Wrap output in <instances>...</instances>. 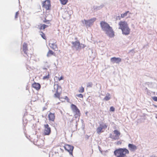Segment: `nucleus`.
Masks as SVG:
<instances>
[{"label": "nucleus", "instance_id": "obj_13", "mask_svg": "<svg viewBox=\"0 0 157 157\" xmlns=\"http://www.w3.org/2000/svg\"><path fill=\"white\" fill-rule=\"evenodd\" d=\"M128 147L129 150L131 151H134L137 149L136 146L132 144H129Z\"/></svg>", "mask_w": 157, "mask_h": 157}, {"label": "nucleus", "instance_id": "obj_34", "mask_svg": "<svg viewBox=\"0 0 157 157\" xmlns=\"http://www.w3.org/2000/svg\"><path fill=\"white\" fill-rule=\"evenodd\" d=\"M41 36L43 38V39H45L46 38V37L45 36V35L43 33H42V34H41Z\"/></svg>", "mask_w": 157, "mask_h": 157}, {"label": "nucleus", "instance_id": "obj_16", "mask_svg": "<svg viewBox=\"0 0 157 157\" xmlns=\"http://www.w3.org/2000/svg\"><path fill=\"white\" fill-rule=\"evenodd\" d=\"M48 117L49 120L54 121L55 118L54 114L50 113L48 115Z\"/></svg>", "mask_w": 157, "mask_h": 157}, {"label": "nucleus", "instance_id": "obj_1", "mask_svg": "<svg viewBox=\"0 0 157 157\" xmlns=\"http://www.w3.org/2000/svg\"><path fill=\"white\" fill-rule=\"evenodd\" d=\"M101 29L105 34L110 38H112L114 36V32L111 27L106 22L102 21L100 23Z\"/></svg>", "mask_w": 157, "mask_h": 157}, {"label": "nucleus", "instance_id": "obj_24", "mask_svg": "<svg viewBox=\"0 0 157 157\" xmlns=\"http://www.w3.org/2000/svg\"><path fill=\"white\" fill-rule=\"evenodd\" d=\"M54 54V52L52 51L49 50L47 54V57H49L53 55Z\"/></svg>", "mask_w": 157, "mask_h": 157}, {"label": "nucleus", "instance_id": "obj_41", "mask_svg": "<svg viewBox=\"0 0 157 157\" xmlns=\"http://www.w3.org/2000/svg\"><path fill=\"white\" fill-rule=\"evenodd\" d=\"M101 8V6H99V7H98V9H100V8Z\"/></svg>", "mask_w": 157, "mask_h": 157}, {"label": "nucleus", "instance_id": "obj_3", "mask_svg": "<svg viewBox=\"0 0 157 157\" xmlns=\"http://www.w3.org/2000/svg\"><path fill=\"white\" fill-rule=\"evenodd\" d=\"M96 19V18L94 17L89 20H85V19L81 21L83 26H86V27L91 26L95 21Z\"/></svg>", "mask_w": 157, "mask_h": 157}, {"label": "nucleus", "instance_id": "obj_4", "mask_svg": "<svg viewBox=\"0 0 157 157\" xmlns=\"http://www.w3.org/2000/svg\"><path fill=\"white\" fill-rule=\"evenodd\" d=\"M72 43L73 44V47H74L76 50H78L81 48H83L86 46L84 44H80L78 40L75 41V42H72Z\"/></svg>", "mask_w": 157, "mask_h": 157}, {"label": "nucleus", "instance_id": "obj_30", "mask_svg": "<svg viewBox=\"0 0 157 157\" xmlns=\"http://www.w3.org/2000/svg\"><path fill=\"white\" fill-rule=\"evenodd\" d=\"M19 11H17L16 12V13H15V19L17 18L18 17V15H19Z\"/></svg>", "mask_w": 157, "mask_h": 157}, {"label": "nucleus", "instance_id": "obj_8", "mask_svg": "<svg viewBox=\"0 0 157 157\" xmlns=\"http://www.w3.org/2000/svg\"><path fill=\"white\" fill-rule=\"evenodd\" d=\"M119 29L121 30L128 26L127 23L125 21H120L119 22Z\"/></svg>", "mask_w": 157, "mask_h": 157}, {"label": "nucleus", "instance_id": "obj_27", "mask_svg": "<svg viewBox=\"0 0 157 157\" xmlns=\"http://www.w3.org/2000/svg\"><path fill=\"white\" fill-rule=\"evenodd\" d=\"M128 12H129V11H127L125 13H124L121 14V17L123 18L124 17L126 16L127 15V14H128Z\"/></svg>", "mask_w": 157, "mask_h": 157}, {"label": "nucleus", "instance_id": "obj_28", "mask_svg": "<svg viewBox=\"0 0 157 157\" xmlns=\"http://www.w3.org/2000/svg\"><path fill=\"white\" fill-rule=\"evenodd\" d=\"M78 92L81 93L83 92H84V88L82 86H81L79 88Z\"/></svg>", "mask_w": 157, "mask_h": 157}, {"label": "nucleus", "instance_id": "obj_15", "mask_svg": "<svg viewBox=\"0 0 157 157\" xmlns=\"http://www.w3.org/2000/svg\"><path fill=\"white\" fill-rule=\"evenodd\" d=\"M28 50L27 45V44L24 43L23 45V51L24 53L27 56H29L27 54V51Z\"/></svg>", "mask_w": 157, "mask_h": 157}, {"label": "nucleus", "instance_id": "obj_37", "mask_svg": "<svg viewBox=\"0 0 157 157\" xmlns=\"http://www.w3.org/2000/svg\"><path fill=\"white\" fill-rule=\"evenodd\" d=\"M121 144V141H119L117 142V145Z\"/></svg>", "mask_w": 157, "mask_h": 157}, {"label": "nucleus", "instance_id": "obj_19", "mask_svg": "<svg viewBox=\"0 0 157 157\" xmlns=\"http://www.w3.org/2000/svg\"><path fill=\"white\" fill-rule=\"evenodd\" d=\"M62 92H56V93L54 94V97L55 98H56L60 99V95L61 94Z\"/></svg>", "mask_w": 157, "mask_h": 157}, {"label": "nucleus", "instance_id": "obj_39", "mask_svg": "<svg viewBox=\"0 0 157 157\" xmlns=\"http://www.w3.org/2000/svg\"><path fill=\"white\" fill-rule=\"evenodd\" d=\"M49 20L47 21V20H46V19H45V21H44V22H48V23H49Z\"/></svg>", "mask_w": 157, "mask_h": 157}, {"label": "nucleus", "instance_id": "obj_40", "mask_svg": "<svg viewBox=\"0 0 157 157\" xmlns=\"http://www.w3.org/2000/svg\"><path fill=\"white\" fill-rule=\"evenodd\" d=\"M150 157H157L155 156L154 155H152Z\"/></svg>", "mask_w": 157, "mask_h": 157}, {"label": "nucleus", "instance_id": "obj_29", "mask_svg": "<svg viewBox=\"0 0 157 157\" xmlns=\"http://www.w3.org/2000/svg\"><path fill=\"white\" fill-rule=\"evenodd\" d=\"M93 85V84L91 82H88L86 86L87 87H91Z\"/></svg>", "mask_w": 157, "mask_h": 157}, {"label": "nucleus", "instance_id": "obj_9", "mask_svg": "<svg viewBox=\"0 0 157 157\" xmlns=\"http://www.w3.org/2000/svg\"><path fill=\"white\" fill-rule=\"evenodd\" d=\"M64 149L70 153L71 155H72V151L74 149V147L68 144H66L64 146Z\"/></svg>", "mask_w": 157, "mask_h": 157}, {"label": "nucleus", "instance_id": "obj_2", "mask_svg": "<svg viewBox=\"0 0 157 157\" xmlns=\"http://www.w3.org/2000/svg\"><path fill=\"white\" fill-rule=\"evenodd\" d=\"M129 151L126 148H120L116 150L114 152V155L117 157H127V154H128Z\"/></svg>", "mask_w": 157, "mask_h": 157}, {"label": "nucleus", "instance_id": "obj_25", "mask_svg": "<svg viewBox=\"0 0 157 157\" xmlns=\"http://www.w3.org/2000/svg\"><path fill=\"white\" fill-rule=\"evenodd\" d=\"M48 27V25H44V24H43L41 25V26L40 28V29H44L45 28H46V27Z\"/></svg>", "mask_w": 157, "mask_h": 157}, {"label": "nucleus", "instance_id": "obj_42", "mask_svg": "<svg viewBox=\"0 0 157 157\" xmlns=\"http://www.w3.org/2000/svg\"><path fill=\"white\" fill-rule=\"evenodd\" d=\"M66 98H68L67 97H66Z\"/></svg>", "mask_w": 157, "mask_h": 157}, {"label": "nucleus", "instance_id": "obj_7", "mask_svg": "<svg viewBox=\"0 0 157 157\" xmlns=\"http://www.w3.org/2000/svg\"><path fill=\"white\" fill-rule=\"evenodd\" d=\"M42 6L45 8L47 10L50 9L51 4L49 0H46L42 3Z\"/></svg>", "mask_w": 157, "mask_h": 157}, {"label": "nucleus", "instance_id": "obj_31", "mask_svg": "<svg viewBox=\"0 0 157 157\" xmlns=\"http://www.w3.org/2000/svg\"><path fill=\"white\" fill-rule=\"evenodd\" d=\"M76 96L79 98H82L83 97V95L82 94H77L76 95Z\"/></svg>", "mask_w": 157, "mask_h": 157}, {"label": "nucleus", "instance_id": "obj_6", "mask_svg": "<svg viewBox=\"0 0 157 157\" xmlns=\"http://www.w3.org/2000/svg\"><path fill=\"white\" fill-rule=\"evenodd\" d=\"M113 132L114 133L113 135H110V138L114 140H117L119 139L121 134L120 132L117 130H114Z\"/></svg>", "mask_w": 157, "mask_h": 157}, {"label": "nucleus", "instance_id": "obj_17", "mask_svg": "<svg viewBox=\"0 0 157 157\" xmlns=\"http://www.w3.org/2000/svg\"><path fill=\"white\" fill-rule=\"evenodd\" d=\"M32 86L36 90H39L40 87V84L36 83L33 84H32Z\"/></svg>", "mask_w": 157, "mask_h": 157}, {"label": "nucleus", "instance_id": "obj_12", "mask_svg": "<svg viewBox=\"0 0 157 157\" xmlns=\"http://www.w3.org/2000/svg\"><path fill=\"white\" fill-rule=\"evenodd\" d=\"M122 34L125 35H128L130 31V29L129 28L128 26L123 29L121 30Z\"/></svg>", "mask_w": 157, "mask_h": 157}, {"label": "nucleus", "instance_id": "obj_14", "mask_svg": "<svg viewBox=\"0 0 157 157\" xmlns=\"http://www.w3.org/2000/svg\"><path fill=\"white\" fill-rule=\"evenodd\" d=\"M54 89L56 92H62V89L60 86H59L58 84H55L54 86Z\"/></svg>", "mask_w": 157, "mask_h": 157}, {"label": "nucleus", "instance_id": "obj_38", "mask_svg": "<svg viewBox=\"0 0 157 157\" xmlns=\"http://www.w3.org/2000/svg\"><path fill=\"white\" fill-rule=\"evenodd\" d=\"M63 77L61 76L60 77V78H59V81H60V80L63 79Z\"/></svg>", "mask_w": 157, "mask_h": 157}, {"label": "nucleus", "instance_id": "obj_20", "mask_svg": "<svg viewBox=\"0 0 157 157\" xmlns=\"http://www.w3.org/2000/svg\"><path fill=\"white\" fill-rule=\"evenodd\" d=\"M103 130L105 129L107 127V125L105 123H102L100 124L99 126Z\"/></svg>", "mask_w": 157, "mask_h": 157}, {"label": "nucleus", "instance_id": "obj_43", "mask_svg": "<svg viewBox=\"0 0 157 157\" xmlns=\"http://www.w3.org/2000/svg\"><path fill=\"white\" fill-rule=\"evenodd\" d=\"M24 56H25V57H26V56H25V55H24Z\"/></svg>", "mask_w": 157, "mask_h": 157}, {"label": "nucleus", "instance_id": "obj_32", "mask_svg": "<svg viewBox=\"0 0 157 157\" xmlns=\"http://www.w3.org/2000/svg\"><path fill=\"white\" fill-rule=\"evenodd\" d=\"M152 99L155 101H157V97L154 96L152 97Z\"/></svg>", "mask_w": 157, "mask_h": 157}, {"label": "nucleus", "instance_id": "obj_36", "mask_svg": "<svg viewBox=\"0 0 157 157\" xmlns=\"http://www.w3.org/2000/svg\"><path fill=\"white\" fill-rule=\"evenodd\" d=\"M132 52V53H133V54L135 53V52L134 49L131 50L129 52Z\"/></svg>", "mask_w": 157, "mask_h": 157}, {"label": "nucleus", "instance_id": "obj_21", "mask_svg": "<svg viewBox=\"0 0 157 157\" xmlns=\"http://www.w3.org/2000/svg\"><path fill=\"white\" fill-rule=\"evenodd\" d=\"M111 98V97L110 94L109 93H107L106 94L103 100L106 101H107L110 100Z\"/></svg>", "mask_w": 157, "mask_h": 157}, {"label": "nucleus", "instance_id": "obj_11", "mask_svg": "<svg viewBox=\"0 0 157 157\" xmlns=\"http://www.w3.org/2000/svg\"><path fill=\"white\" fill-rule=\"evenodd\" d=\"M110 61L113 63H118L121 62V59L120 58H116L115 57H112L111 58Z\"/></svg>", "mask_w": 157, "mask_h": 157}, {"label": "nucleus", "instance_id": "obj_18", "mask_svg": "<svg viewBox=\"0 0 157 157\" xmlns=\"http://www.w3.org/2000/svg\"><path fill=\"white\" fill-rule=\"evenodd\" d=\"M71 11L69 12L68 11H65L63 14V16L65 18L70 17L71 15Z\"/></svg>", "mask_w": 157, "mask_h": 157}, {"label": "nucleus", "instance_id": "obj_10", "mask_svg": "<svg viewBox=\"0 0 157 157\" xmlns=\"http://www.w3.org/2000/svg\"><path fill=\"white\" fill-rule=\"evenodd\" d=\"M45 129H44V133L45 135H49L51 132L50 128L49 127L48 124H45L44 125Z\"/></svg>", "mask_w": 157, "mask_h": 157}, {"label": "nucleus", "instance_id": "obj_35", "mask_svg": "<svg viewBox=\"0 0 157 157\" xmlns=\"http://www.w3.org/2000/svg\"><path fill=\"white\" fill-rule=\"evenodd\" d=\"M115 109L113 107H111L110 109V110L111 111H114Z\"/></svg>", "mask_w": 157, "mask_h": 157}, {"label": "nucleus", "instance_id": "obj_22", "mask_svg": "<svg viewBox=\"0 0 157 157\" xmlns=\"http://www.w3.org/2000/svg\"><path fill=\"white\" fill-rule=\"evenodd\" d=\"M49 45L51 48H52L53 49H55L56 48V46L54 44L50 42L49 44Z\"/></svg>", "mask_w": 157, "mask_h": 157}, {"label": "nucleus", "instance_id": "obj_23", "mask_svg": "<svg viewBox=\"0 0 157 157\" xmlns=\"http://www.w3.org/2000/svg\"><path fill=\"white\" fill-rule=\"evenodd\" d=\"M97 133L100 134V133L103 132V130L99 126L98 127L97 129Z\"/></svg>", "mask_w": 157, "mask_h": 157}, {"label": "nucleus", "instance_id": "obj_5", "mask_svg": "<svg viewBox=\"0 0 157 157\" xmlns=\"http://www.w3.org/2000/svg\"><path fill=\"white\" fill-rule=\"evenodd\" d=\"M71 107L75 116V117H79L80 116V111L77 106L74 104H72Z\"/></svg>", "mask_w": 157, "mask_h": 157}, {"label": "nucleus", "instance_id": "obj_26", "mask_svg": "<svg viewBox=\"0 0 157 157\" xmlns=\"http://www.w3.org/2000/svg\"><path fill=\"white\" fill-rule=\"evenodd\" d=\"M61 3L63 5H65L67 2L68 0H60Z\"/></svg>", "mask_w": 157, "mask_h": 157}, {"label": "nucleus", "instance_id": "obj_33", "mask_svg": "<svg viewBox=\"0 0 157 157\" xmlns=\"http://www.w3.org/2000/svg\"><path fill=\"white\" fill-rule=\"evenodd\" d=\"M49 78V74L46 76H44L43 77V78L44 79H47Z\"/></svg>", "mask_w": 157, "mask_h": 157}]
</instances>
